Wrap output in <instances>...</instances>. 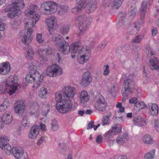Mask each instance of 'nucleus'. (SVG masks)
<instances>
[{
	"label": "nucleus",
	"mask_w": 159,
	"mask_h": 159,
	"mask_svg": "<svg viewBox=\"0 0 159 159\" xmlns=\"http://www.w3.org/2000/svg\"><path fill=\"white\" fill-rule=\"evenodd\" d=\"M24 6L23 0H16L8 5L4 10V11L7 12L9 11L7 14V17L10 18H14L21 14L20 10Z\"/></svg>",
	"instance_id": "obj_1"
},
{
	"label": "nucleus",
	"mask_w": 159,
	"mask_h": 159,
	"mask_svg": "<svg viewBox=\"0 0 159 159\" xmlns=\"http://www.w3.org/2000/svg\"><path fill=\"white\" fill-rule=\"evenodd\" d=\"M55 99L57 102L56 108L60 112L65 113L70 110L72 103L70 100L63 99L62 94L59 92L56 94Z\"/></svg>",
	"instance_id": "obj_2"
},
{
	"label": "nucleus",
	"mask_w": 159,
	"mask_h": 159,
	"mask_svg": "<svg viewBox=\"0 0 159 159\" xmlns=\"http://www.w3.org/2000/svg\"><path fill=\"white\" fill-rule=\"evenodd\" d=\"M18 84L14 78L11 81H5L0 84V94L4 93L6 91L10 95L14 94L17 89Z\"/></svg>",
	"instance_id": "obj_3"
},
{
	"label": "nucleus",
	"mask_w": 159,
	"mask_h": 159,
	"mask_svg": "<svg viewBox=\"0 0 159 159\" xmlns=\"http://www.w3.org/2000/svg\"><path fill=\"white\" fill-rule=\"evenodd\" d=\"M75 21L78 24L80 35H82L84 33L91 23L89 18H87L84 15H81L77 17Z\"/></svg>",
	"instance_id": "obj_4"
},
{
	"label": "nucleus",
	"mask_w": 159,
	"mask_h": 159,
	"mask_svg": "<svg viewBox=\"0 0 159 159\" xmlns=\"http://www.w3.org/2000/svg\"><path fill=\"white\" fill-rule=\"evenodd\" d=\"M28 66L30 69V72L29 74L25 76L26 80L29 83L34 82L36 80L37 77H40V74L37 71V66L34 63L29 62L28 64Z\"/></svg>",
	"instance_id": "obj_5"
},
{
	"label": "nucleus",
	"mask_w": 159,
	"mask_h": 159,
	"mask_svg": "<svg viewBox=\"0 0 159 159\" xmlns=\"http://www.w3.org/2000/svg\"><path fill=\"white\" fill-rule=\"evenodd\" d=\"M90 52L89 47L83 46L77 55V60L79 63L83 64L89 59Z\"/></svg>",
	"instance_id": "obj_6"
},
{
	"label": "nucleus",
	"mask_w": 159,
	"mask_h": 159,
	"mask_svg": "<svg viewBox=\"0 0 159 159\" xmlns=\"http://www.w3.org/2000/svg\"><path fill=\"white\" fill-rule=\"evenodd\" d=\"M57 4L52 1H48L43 3L41 7L44 10V14L49 15L55 13L57 9Z\"/></svg>",
	"instance_id": "obj_7"
},
{
	"label": "nucleus",
	"mask_w": 159,
	"mask_h": 159,
	"mask_svg": "<svg viewBox=\"0 0 159 159\" xmlns=\"http://www.w3.org/2000/svg\"><path fill=\"white\" fill-rule=\"evenodd\" d=\"M62 70L58 65H53L48 66L46 70V75L50 77H56L61 75Z\"/></svg>",
	"instance_id": "obj_8"
},
{
	"label": "nucleus",
	"mask_w": 159,
	"mask_h": 159,
	"mask_svg": "<svg viewBox=\"0 0 159 159\" xmlns=\"http://www.w3.org/2000/svg\"><path fill=\"white\" fill-rule=\"evenodd\" d=\"M40 16L39 15L33 16L32 19L26 18L24 20L25 28L27 30V32L31 31L32 33V28L35 25L37 22L40 19Z\"/></svg>",
	"instance_id": "obj_9"
},
{
	"label": "nucleus",
	"mask_w": 159,
	"mask_h": 159,
	"mask_svg": "<svg viewBox=\"0 0 159 159\" xmlns=\"http://www.w3.org/2000/svg\"><path fill=\"white\" fill-rule=\"evenodd\" d=\"M134 82L133 76H130L123 83L122 93L124 94L126 92H131V90L134 87Z\"/></svg>",
	"instance_id": "obj_10"
},
{
	"label": "nucleus",
	"mask_w": 159,
	"mask_h": 159,
	"mask_svg": "<svg viewBox=\"0 0 159 159\" xmlns=\"http://www.w3.org/2000/svg\"><path fill=\"white\" fill-rule=\"evenodd\" d=\"M98 98L95 104V107L100 111H104L107 106V103L103 96L100 93H98Z\"/></svg>",
	"instance_id": "obj_11"
},
{
	"label": "nucleus",
	"mask_w": 159,
	"mask_h": 159,
	"mask_svg": "<svg viewBox=\"0 0 159 159\" xmlns=\"http://www.w3.org/2000/svg\"><path fill=\"white\" fill-rule=\"evenodd\" d=\"M12 120V116L10 113L5 112L2 117H0V128H2L4 124H10Z\"/></svg>",
	"instance_id": "obj_12"
},
{
	"label": "nucleus",
	"mask_w": 159,
	"mask_h": 159,
	"mask_svg": "<svg viewBox=\"0 0 159 159\" xmlns=\"http://www.w3.org/2000/svg\"><path fill=\"white\" fill-rule=\"evenodd\" d=\"M14 109L17 113L19 115H21L25 111V101L23 100H18L15 104Z\"/></svg>",
	"instance_id": "obj_13"
},
{
	"label": "nucleus",
	"mask_w": 159,
	"mask_h": 159,
	"mask_svg": "<svg viewBox=\"0 0 159 159\" xmlns=\"http://www.w3.org/2000/svg\"><path fill=\"white\" fill-rule=\"evenodd\" d=\"M133 122L135 125L139 127L146 125L148 122V120L145 118L138 116L134 117Z\"/></svg>",
	"instance_id": "obj_14"
},
{
	"label": "nucleus",
	"mask_w": 159,
	"mask_h": 159,
	"mask_svg": "<svg viewBox=\"0 0 159 159\" xmlns=\"http://www.w3.org/2000/svg\"><path fill=\"white\" fill-rule=\"evenodd\" d=\"M126 15L125 12H124L120 13L119 14L118 16L120 17V19L117 25L118 28H122L129 24L130 21L125 18Z\"/></svg>",
	"instance_id": "obj_15"
},
{
	"label": "nucleus",
	"mask_w": 159,
	"mask_h": 159,
	"mask_svg": "<svg viewBox=\"0 0 159 159\" xmlns=\"http://www.w3.org/2000/svg\"><path fill=\"white\" fill-rule=\"evenodd\" d=\"M64 96L68 98H73L76 94V90L74 88L69 86L66 87L64 90Z\"/></svg>",
	"instance_id": "obj_16"
},
{
	"label": "nucleus",
	"mask_w": 159,
	"mask_h": 159,
	"mask_svg": "<svg viewBox=\"0 0 159 159\" xmlns=\"http://www.w3.org/2000/svg\"><path fill=\"white\" fill-rule=\"evenodd\" d=\"M46 21L49 27V31L50 34H51L54 27L57 25V19L56 17L53 16H50L46 19Z\"/></svg>",
	"instance_id": "obj_17"
},
{
	"label": "nucleus",
	"mask_w": 159,
	"mask_h": 159,
	"mask_svg": "<svg viewBox=\"0 0 159 159\" xmlns=\"http://www.w3.org/2000/svg\"><path fill=\"white\" fill-rule=\"evenodd\" d=\"M96 8V0H90L87 1L85 5L86 11L89 13L93 11Z\"/></svg>",
	"instance_id": "obj_18"
},
{
	"label": "nucleus",
	"mask_w": 159,
	"mask_h": 159,
	"mask_svg": "<svg viewBox=\"0 0 159 159\" xmlns=\"http://www.w3.org/2000/svg\"><path fill=\"white\" fill-rule=\"evenodd\" d=\"M149 113L153 116H157L158 113V106L155 103H149L148 104Z\"/></svg>",
	"instance_id": "obj_19"
},
{
	"label": "nucleus",
	"mask_w": 159,
	"mask_h": 159,
	"mask_svg": "<svg viewBox=\"0 0 159 159\" xmlns=\"http://www.w3.org/2000/svg\"><path fill=\"white\" fill-rule=\"evenodd\" d=\"M91 81L92 77L90 72H86L83 75L81 84L82 85L86 86L89 84Z\"/></svg>",
	"instance_id": "obj_20"
},
{
	"label": "nucleus",
	"mask_w": 159,
	"mask_h": 159,
	"mask_svg": "<svg viewBox=\"0 0 159 159\" xmlns=\"http://www.w3.org/2000/svg\"><path fill=\"white\" fill-rule=\"evenodd\" d=\"M39 10L38 7L35 5H33L30 7L25 11V15L28 16H30L32 18V16L34 15H39L36 13Z\"/></svg>",
	"instance_id": "obj_21"
},
{
	"label": "nucleus",
	"mask_w": 159,
	"mask_h": 159,
	"mask_svg": "<svg viewBox=\"0 0 159 159\" xmlns=\"http://www.w3.org/2000/svg\"><path fill=\"white\" fill-rule=\"evenodd\" d=\"M10 65L8 62H3L0 64V74H7L10 70Z\"/></svg>",
	"instance_id": "obj_22"
},
{
	"label": "nucleus",
	"mask_w": 159,
	"mask_h": 159,
	"mask_svg": "<svg viewBox=\"0 0 159 159\" xmlns=\"http://www.w3.org/2000/svg\"><path fill=\"white\" fill-rule=\"evenodd\" d=\"M129 139L127 133H125L117 136L116 139L117 143L119 145H122L126 143Z\"/></svg>",
	"instance_id": "obj_23"
},
{
	"label": "nucleus",
	"mask_w": 159,
	"mask_h": 159,
	"mask_svg": "<svg viewBox=\"0 0 159 159\" xmlns=\"http://www.w3.org/2000/svg\"><path fill=\"white\" fill-rule=\"evenodd\" d=\"M39 126L38 125L33 126L30 129L29 134V138L31 139L35 138L39 134Z\"/></svg>",
	"instance_id": "obj_24"
},
{
	"label": "nucleus",
	"mask_w": 159,
	"mask_h": 159,
	"mask_svg": "<svg viewBox=\"0 0 159 159\" xmlns=\"http://www.w3.org/2000/svg\"><path fill=\"white\" fill-rule=\"evenodd\" d=\"M53 42L54 44L57 47H58L61 45L63 43L66 42L64 39L63 38L61 35L58 34H56L53 36Z\"/></svg>",
	"instance_id": "obj_25"
},
{
	"label": "nucleus",
	"mask_w": 159,
	"mask_h": 159,
	"mask_svg": "<svg viewBox=\"0 0 159 159\" xmlns=\"http://www.w3.org/2000/svg\"><path fill=\"white\" fill-rule=\"evenodd\" d=\"M58 48L60 53L64 55L67 54L70 52V47L68 43L66 42L65 43H63Z\"/></svg>",
	"instance_id": "obj_26"
},
{
	"label": "nucleus",
	"mask_w": 159,
	"mask_h": 159,
	"mask_svg": "<svg viewBox=\"0 0 159 159\" xmlns=\"http://www.w3.org/2000/svg\"><path fill=\"white\" fill-rule=\"evenodd\" d=\"M31 31L26 32V33L21 38L22 42L25 44L28 45L31 41L32 34Z\"/></svg>",
	"instance_id": "obj_27"
},
{
	"label": "nucleus",
	"mask_w": 159,
	"mask_h": 159,
	"mask_svg": "<svg viewBox=\"0 0 159 159\" xmlns=\"http://www.w3.org/2000/svg\"><path fill=\"white\" fill-rule=\"evenodd\" d=\"M12 152L16 158L19 159L24 154L23 151L20 148L13 147L12 149Z\"/></svg>",
	"instance_id": "obj_28"
},
{
	"label": "nucleus",
	"mask_w": 159,
	"mask_h": 159,
	"mask_svg": "<svg viewBox=\"0 0 159 159\" xmlns=\"http://www.w3.org/2000/svg\"><path fill=\"white\" fill-rule=\"evenodd\" d=\"M90 96L86 91L84 90L82 91L79 96V98L81 103H84L87 102Z\"/></svg>",
	"instance_id": "obj_29"
},
{
	"label": "nucleus",
	"mask_w": 159,
	"mask_h": 159,
	"mask_svg": "<svg viewBox=\"0 0 159 159\" xmlns=\"http://www.w3.org/2000/svg\"><path fill=\"white\" fill-rule=\"evenodd\" d=\"M38 94L40 98H45L49 96V92L47 88L43 87L39 91Z\"/></svg>",
	"instance_id": "obj_30"
},
{
	"label": "nucleus",
	"mask_w": 159,
	"mask_h": 159,
	"mask_svg": "<svg viewBox=\"0 0 159 159\" xmlns=\"http://www.w3.org/2000/svg\"><path fill=\"white\" fill-rule=\"evenodd\" d=\"M39 106L37 103H35L32 105L30 108V115L37 116L38 115L39 112Z\"/></svg>",
	"instance_id": "obj_31"
},
{
	"label": "nucleus",
	"mask_w": 159,
	"mask_h": 159,
	"mask_svg": "<svg viewBox=\"0 0 159 159\" xmlns=\"http://www.w3.org/2000/svg\"><path fill=\"white\" fill-rule=\"evenodd\" d=\"M45 49H39L38 50V53L39 56V58L40 61L44 62L48 60L47 57L45 56Z\"/></svg>",
	"instance_id": "obj_32"
},
{
	"label": "nucleus",
	"mask_w": 159,
	"mask_h": 159,
	"mask_svg": "<svg viewBox=\"0 0 159 159\" xmlns=\"http://www.w3.org/2000/svg\"><path fill=\"white\" fill-rule=\"evenodd\" d=\"M151 65L150 68L152 70L159 69V63L157 58H153L152 59H149Z\"/></svg>",
	"instance_id": "obj_33"
},
{
	"label": "nucleus",
	"mask_w": 159,
	"mask_h": 159,
	"mask_svg": "<svg viewBox=\"0 0 159 159\" xmlns=\"http://www.w3.org/2000/svg\"><path fill=\"white\" fill-rule=\"evenodd\" d=\"M143 142L145 144H151L154 143L153 139L148 134H146L143 136Z\"/></svg>",
	"instance_id": "obj_34"
},
{
	"label": "nucleus",
	"mask_w": 159,
	"mask_h": 159,
	"mask_svg": "<svg viewBox=\"0 0 159 159\" xmlns=\"http://www.w3.org/2000/svg\"><path fill=\"white\" fill-rule=\"evenodd\" d=\"M111 129L115 134L121 132V126L120 124H114L111 126Z\"/></svg>",
	"instance_id": "obj_35"
},
{
	"label": "nucleus",
	"mask_w": 159,
	"mask_h": 159,
	"mask_svg": "<svg viewBox=\"0 0 159 159\" xmlns=\"http://www.w3.org/2000/svg\"><path fill=\"white\" fill-rule=\"evenodd\" d=\"M111 116V113L109 112L103 116L102 123L103 125L104 126L109 124L110 120V117Z\"/></svg>",
	"instance_id": "obj_36"
},
{
	"label": "nucleus",
	"mask_w": 159,
	"mask_h": 159,
	"mask_svg": "<svg viewBox=\"0 0 159 159\" xmlns=\"http://www.w3.org/2000/svg\"><path fill=\"white\" fill-rule=\"evenodd\" d=\"M0 139H1L0 140V147L3 149L4 147H5V146L8 143L5 140L8 141L10 140V139L6 136L2 137Z\"/></svg>",
	"instance_id": "obj_37"
},
{
	"label": "nucleus",
	"mask_w": 159,
	"mask_h": 159,
	"mask_svg": "<svg viewBox=\"0 0 159 159\" xmlns=\"http://www.w3.org/2000/svg\"><path fill=\"white\" fill-rule=\"evenodd\" d=\"M123 3V0H114L111 7L113 9H117L121 6Z\"/></svg>",
	"instance_id": "obj_38"
},
{
	"label": "nucleus",
	"mask_w": 159,
	"mask_h": 159,
	"mask_svg": "<svg viewBox=\"0 0 159 159\" xmlns=\"http://www.w3.org/2000/svg\"><path fill=\"white\" fill-rule=\"evenodd\" d=\"M9 106V101L8 99H6L3 102V103L0 105V111H4Z\"/></svg>",
	"instance_id": "obj_39"
},
{
	"label": "nucleus",
	"mask_w": 159,
	"mask_h": 159,
	"mask_svg": "<svg viewBox=\"0 0 159 159\" xmlns=\"http://www.w3.org/2000/svg\"><path fill=\"white\" fill-rule=\"evenodd\" d=\"M139 30L133 24L131 26L128 27L127 30L130 34H135L138 33Z\"/></svg>",
	"instance_id": "obj_40"
},
{
	"label": "nucleus",
	"mask_w": 159,
	"mask_h": 159,
	"mask_svg": "<svg viewBox=\"0 0 159 159\" xmlns=\"http://www.w3.org/2000/svg\"><path fill=\"white\" fill-rule=\"evenodd\" d=\"M155 149H152L149 152L146 153L144 156L145 159H152L154 157Z\"/></svg>",
	"instance_id": "obj_41"
},
{
	"label": "nucleus",
	"mask_w": 159,
	"mask_h": 159,
	"mask_svg": "<svg viewBox=\"0 0 159 159\" xmlns=\"http://www.w3.org/2000/svg\"><path fill=\"white\" fill-rule=\"evenodd\" d=\"M76 1L77 6L82 10L85 6L87 1L85 0H76Z\"/></svg>",
	"instance_id": "obj_42"
},
{
	"label": "nucleus",
	"mask_w": 159,
	"mask_h": 159,
	"mask_svg": "<svg viewBox=\"0 0 159 159\" xmlns=\"http://www.w3.org/2000/svg\"><path fill=\"white\" fill-rule=\"evenodd\" d=\"M79 48V45L78 43H72L70 48V51L72 53H76Z\"/></svg>",
	"instance_id": "obj_43"
},
{
	"label": "nucleus",
	"mask_w": 159,
	"mask_h": 159,
	"mask_svg": "<svg viewBox=\"0 0 159 159\" xmlns=\"http://www.w3.org/2000/svg\"><path fill=\"white\" fill-rule=\"evenodd\" d=\"M58 128V126L57 121L55 119L52 120L51 122V129L53 131L57 130Z\"/></svg>",
	"instance_id": "obj_44"
},
{
	"label": "nucleus",
	"mask_w": 159,
	"mask_h": 159,
	"mask_svg": "<svg viewBox=\"0 0 159 159\" xmlns=\"http://www.w3.org/2000/svg\"><path fill=\"white\" fill-rule=\"evenodd\" d=\"M58 151L61 153H64L66 149V146L65 143H60L58 148Z\"/></svg>",
	"instance_id": "obj_45"
},
{
	"label": "nucleus",
	"mask_w": 159,
	"mask_h": 159,
	"mask_svg": "<svg viewBox=\"0 0 159 159\" xmlns=\"http://www.w3.org/2000/svg\"><path fill=\"white\" fill-rule=\"evenodd\" d=\"M3 149L6 154L10 155L11 154V148L8 143L5 146V147H4Z\"/></svg>",
	"instance_id": "obj_46"
},
{
	"label": "nucleus",
	"mask_w": 159,
	"mask_h": 159,
	"mask_svg": "<svg viewBox=\"0 0 159 159\" xmlns=\"http://www.w3.org/2000/svg\"><path fill=\"white\" fill-rule=\"evenodd\" d=\"M27 57H30L29 59L32 57L34 55L33 50L31 47H29L28 49L27 50Z\"/></svg>",
	"instance_id": "obj_47"
},
{
	"label": "nucleus",
	"mask_w": 159,
	"mask_h": 159,
	"mask_svg": "<svg viewBox=\"0 0 159 159\" xmlns=\"http://www.w3.org/2000/svg\"><path fill=\"white\" fill-rule=\"evenodd\" d=\"M135 106L136 107L138 110H139L145 108L146 106L143 102L139 101L137 102Z\"/></svg>",
	"instance_id": "obj_48"
},
{
	"label": "nucleus",
	"mask_w": 159,
	"mask_h": 159,
	"mask_svg": "<svg viewBox=\"0 0 159 159\" xmlns=\"http://www.w3.org/2000/svg\"><path fill=\"white\" fill-rule=\"evenodd\" d=\"M143 19H140L137 20L135 22L133 23L134 25H135L137 27L138 29L139 30L140 27L142 25L143 23Z\"/></svg>",
	"instance_id": "obj_49"
},
{
	"label": "nucleus",
	"mask_w": 159,
	"mask_h": 159,
	"mask_svg": "<svg viewBox=\"0 0 159 159\" xmlns=\"http://www.w3.org/2000/svg\"><path fill=\"white\" fill-rule=\"evenodd\" d=\"M131 10L129 12V14L131 16H134L137 12V8L134 6H132L131 7Z\"/></svg>",
	"instance_id": "obj_50"
},
{
	"label": "nucleus",
	"mask_w": 159,
	"mask_h": 159,
	"mask_svg": "<svg viewBox=\"0 0 159 159\" xmlns=\"http://www.w3.org/2000/svg\"><path fill=\"white\" fill-rule=\"evenodd\" d=\"M70 26L67 25L64 26L61 29V33L62 34H67L69 31Z\"/></svg>",
	"instance_id": "obj_51"
},
{
	"label": "nucleus",
	"mask_w": 159,
	"mask_h": 159,
	"mask_svg": "<svg viewBox=\"0 0 159 159\" xmlns=\"http://www.w3.org/2000/svg\"><path fill=\"white\" fill-rule=\"evenodd\" d=\"M115 135V134L114 132L111 129L108 131L106 132L105 134V137L106 138H109Z\"/></svg>",
	"instance_id": "obj_52"
},
{
	"label": "nucleus",
	"mask_w": 159,
	"mask_h": 159,
	"mask_svg": "<svg viewBox=\"0 0 159 159\" xmlns=\"http://www.w3.org/2000/svg\"><path fill=\"white\" fill-rule=\"evenodd\" d=\"M122 103L121 102H118L116 105V107L119 108L118 112H124L125 111V108L122 106Z\"/></svg>",
	"instance_id": "obj_53"
},
{
	"label": "nucleus",
	"mask_w": 159,
	"mask_h": 159,
	"mask_svg": "<svg viewBox=\"0 0 159 159\" xmlns=\"http://www.w3.org/2000/svg\"><path fill=\"white\" fill-rule=\"evenodd\" d=\"M36 40L39 43H43L44 42V40L42 39V35L41 34H38L36 37Z\"/></svg>",
	"instance_id": "obj_54"
},
{
	"label": "nucleus",
	"mask_w": 159,
	"mask_h": 159,
	"mask_svg": "<svg viewBox=\"0 0 159 159\" xmlns=\"http://www.w3.org/2000/svg\"><path fill=\"white\" fill-rule=\"evenodd\" d=\"M37 78L36 79V84H35V85H36L37 87H38L40 85V84L41 83V82L43 80V77L42 76L40 75V76L37 77Z\"/></svg>",
	"instance_id": "obj_55"
},
{
	"label": "nucleus",
	"mask_w": 159,
	"mask_h": 159,
	"mask_svg": "<svg viewBox=\"0 0 159 159\" xmlns=\"http://www.w3.org/2000/svg\"><path fill=\"white\" fill-rule=\"evenodd\" d=\"M154 127L156 131L159 132V120L157 119H155L154 120Z\"/></svg>",
	"instance_id": "obj_56"
},
{
	"label": "nucleus",
	"mask_w": 159,
	"mask_h": 159,
	"mask_svg": "<svg viewBox=\"0 0 159 159\" xmlns=\"http://www.w3.org/2000/svg\"><path fill=\"white\" fill-rule=\"evenodd\" d=\"M147 8V2H143L142 3L140 10L146 12Z\"/></svg>",
	"instance_id": "obj_57"
},
{
	"label": "nucleus",
	"mask_w": 159,
	"mask_h": 159,
	"mask_svg": "<svg viewBox=\"0 0 159 159\" xmlns=\"http://www.w3.org/2000/svg\"><path fill=\"white\" fill-rule=\"evenodd\" d=\"M105 69L103 71V74L105 75H108L110 73L109 66L108 65H104Z\"/></svg>",
	"instance_id": "obj_58"
},
{
	"label": "nucleus",
	"mask_w": 159,
	"mask_h": 159,
	"mask_svg": "<svg viewBox=\"0 0 159 159\" xmlns=\"http://www.w3.org/2000/svg\"><path fill=\"white\" fill-rule=\"evenodd\" d=\"M81 10V9L80 8H79L78 7L76 6V7H75L72 8L71 11L73 13L76 14L79 11Z\"/></svg>",
	"instance_id": "obj_59"
},
{
	"label": "nucleus",
	"mask_w": 159,
	"mask_h": 159,
	"mask_svg": "<svg viewBox=\"0 0 159 159\" xmlns=\"http://www.w3.org/2000/svg\"><path fill=\"white\" fill-rule=\"evenodd\" d=\"M28 121L26 117H24L22 120L21 124L23 126L25 127L27 124Z\"/></svg>",
	"instance_id": "obj_60"
},
{
	"label": "nucleus",
	"mask_w": 159,
	"mask_h": 159,
	"mask_svg": "<svg viewBox=\"0 0 159 159\" xmlns=\"http://www.w3.org/2000/svg\"><path fill=\"white\" fill-rule=\"evenodd\" d=\"M102 141V136L100 135L98 136L96 141L97 143L99 144L101 143Z\"/></svg>",
	"instance_id": "obj_61"
},
{
	"label": "nucleus",
	"mask_w": 159,
	"mask_h": 159,
	"mask_svg": "<svg viewBox=\"0 0 159 159\" xmlns=\"http://www.w3.org/2000/svg\"><path fill=\"white\" fill-rule=\"evenodd\" d=\"M61 9L64 12H67L68 11V7L64 5H61L60 6Z\"/></svg>",
	"instance_id": "obj_62"
},
{
	"label": "nucleus",
	"mask_w": 159,
	"mask_h": 159,
	"mask_svg": "<svg viewBox=\"0 0 159 159\" xmlns=\"http://www.w3.org/2000/svg\"><path fill=\"white\" fill-rule=\"evenodd\" d=\"M5 24L2 20H0V31H3L5 29Z\"/></svg>",
	"instance_id": "obj_63"
},
{
	"label": "nucleus",
	"mask_w": 159,
	"mask_h": 159,
	"mask_svg": "<svg viewBox=\"0 0 159 159\" xmlns=\"http://www.w3.org/2000/svg\"><path fill=\"white\" fill-rule=\"evenodd\" d=\"M137 102V99L135 98H131L129 100V103H134V106L135 105L136 103Z\"/></svg>",
	"instance_id": "obj_64"
}]
</instances>
